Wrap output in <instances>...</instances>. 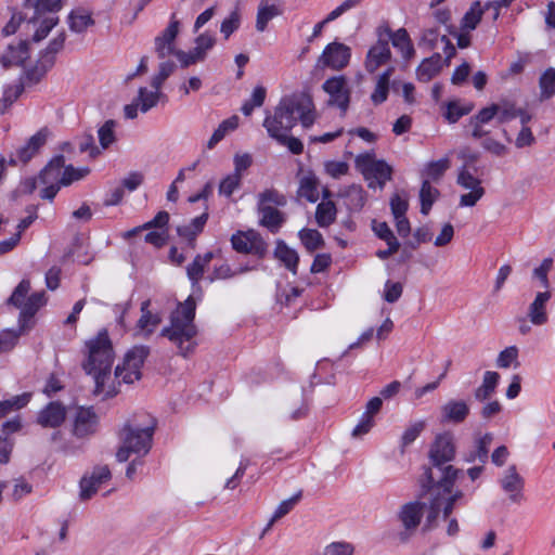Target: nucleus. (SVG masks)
<instances>
[{"label": "nucleus", "mask_w": 555, "mask_h": 555, "mask_svg": "<svg viewBox=\"0 0 555 555\" xmlns=\"http://www.w3.org/2000/svg\"><path fill=\"white\" fill-rule=\"evenodd\" d=\"M87 358L82 369L91 376L95 386L93 392L104 397H114L118 389L115 379L125 384H132L141 378V367L150 354L147 346H134L130 349L121 364L115 369V378L112 377V366L115 358L112 341L105 330L86 343ZM120 382H118L119 384Z\"/></svg>", "instance_id": "1"}, {"label": "nucleus", "mask_w": 555, "mask_h": 555, "mask_svg": "<svg viewBox=\"0 0 555 555\" xmlns=\"http://www.w3.org/2000/svg\"><path fill=\"white\" fill-rule=\"evenodd\" d=\"M455 448L453 438L449 434L437 436L430 449V460L435 466L425 468L421 483L427 488L430 499L426 515V526L434 527L442 517L447 519L453 511L454 503L463 496V492L452 491L460 470L452 465L444 464L454 459Z\"/></svg>", "instance_id": "2"}, {"label": "nucleus", "mask_w": 555, "mask_h": 555, "mask_svg": "<svg viewBox=\"0 0 555 555\" xmlns=\"http://www.w3.org/2000/svg\"><path fill=\"white\" fill-rule=\"evenodd\" d=\"M298 119L305 128L314 122L313 103L308 95L283 98L273 114L264 118L263 127L270 138L281 139L283 134L289 133Z\"/></svg>", "instance_id": "3"}, {"label": "nucleus", "mask_w": 555, "mask_h": 555, "mask_svg": "<svg viewBox=\"0 0 555 555\" xmlns=\"http://www.w3.org/2000/svg\"><path fill=\"white\" fill-rule=\"evenodd\" d=\"M195 308V300L189 297L171 312L170 325L160 331V336L175 344L183 357L193 352L196 346Z\"/></svg>", "instance_id": "4"}, {"label": "nucleus", "mask_w": 555, "mask_h": 555, "mask_svg": "<svg viewBox=\"0 0 555 555\" xmlns=\"http://www.w3.org/2000/svg\"><path fill=\"white\" fill-rule=\"evenodd\" d=\"M154 421L151 425L140 427L137 424H127L121 431V446L116 453L119 462H126L130 454L145 455L152 446Z\"/></svg>", "instance_id": "5"}, {"label": "nucleus", "mask_w": 555, "mask_h": 555, "mask_svg": "<svg viewBox=\"0 0 555 555\" xmlns=\"http://www.w3.org/2000/svg\"><path fill=\"white\" fill-rule=\"evenodd\" d=\"M26 4L35 10L31 17V23L36 27L33 40L39 42L59 23V17L55 14L62 8V0H26Z\"/></svg>", "instance_id": "6"}, {"label": "nucleus", "mask_w": 555, "mask_h": 555, "mask_svg": "<svg viewBox=\"0 0 555 555\" xmlns=\"http://www.w3.org/2000/svg\"><path fill=\"white\" fill-rule=\"evenodd\" d=\"M354 164L369 182L370 188L382 189L391 179V167L385 160L376 159L374 154H360L356 157Z\"/></svg>", "instance_id": "7"}, {"label": "nucleus", "mask_w": 555, "mask_h": 555, "mask_svg": "<svg viewBox=\"0 0 555 555\" xmlns=\"http://www.w3.org/2000/svg\"><path fill=\"white\" fill-rule=\"evenodd\" d=\"M217 39L214 35L205 31L194 39V48L190 51L178 50L175 56L181 67L186 68L191 65L202 63L206 60L208 52L216 46Z\"/></svg>", "instance_id": "8"}, {"label": "nucleus", "mask_w": 555, "mask_h": 555, "mask_svg": "<svg viewBox=\"0 0 555 555\" xmlns=\"http://www.w3.org/2000/svg\"><path fill=\"white\" fill-rule=\"evenodd\" d=\"M456 183L464 190H467V193H464L460 196V206L461 207H474L485 195L486 190L482 186V181L475 177L473 172H470L469 168L466 165H463L459 169Z\"/></svg>", "instance_id": "9"}, {"label": "nucleus", "mask_w": 555, "mask_h": 555, "mask_svg": "<svg viewBox=\"0 0 555 555\" xmlns=\"http://www.w3.org/2000/svg\"><path fill=\"white\" fill-rule=\"evenodd\" d=\"M351 57V50L340 42L328 43L318 60V66L330 67L335 70L346 67Z\"/></svg>", "instance_id": "10"}, {"label": "nucleus", "mask_w": 555, "mask_h": 555, "mask_svg": "<svg viewBox=\"0 0 555 555\" xmlns=\"http://www.w3.org/2000/svg\"><path fill=\"white\" fill-rule=\"evenodd\" d=\"M377 35V41L369 49L364 60V68L370 74H374L379 67L386 65L392 56L382 28H378Z\"/></svg>", "instance_id": "11"}, {"label": "nucleus", "mask_w": 555, "mask_h": 555, "mask_svg": "<svg viewBox=\"0 0 555 555\" xmlns=\"http://www.w3.org/2000/svg\"><path fill=\"white\" fill-rule=\"evenodd\" d=\"M231 243L238 253L254 254L263 257L267 253V244L255 231L238 232L232 235Z\"/></svg>", "instance_id": "12"}, {"label": "nucleus", "mask_w": 555, "mask_h": 555, "mask_svg": "<svg viewBox=\"0 0 555 555\" xmlns=\"http://www.w3.org/2000/svg\"><path fill=\"white\" fill-rule=\"evenodd\" d=\"M424 507L425 504L418 501L405 503L400 507L398 518L404 528V533H401L402 539L405 540L415 532L424 515Z\"/></svg>", "instance_id": "13"}, {"label": "nucleus", "mask_w": 555, "mask_h": 555, "mask_svg": "<svg viewBox=\"0 0 555 555\" xmlns=\"http://www.w3.org/2000/svg\"><path fill=\"white\" fill-rule=\"evenodd\" d=\"M98 422V415L91 408H78L74 416L73 435L77 438H85L94 434Z\"/></svg>", "instance_id": "14"}, {"label": "nucleus", "mask_w": 555, "mask_h": 555, "mask_svg": "<svg viewBox=\"0 0 555 555\" xmlns=\"http://www.w3.org/2000/svg\"><path fill=\"white\" fill-rule=\"evenodd\" d=\"M109 479L111 470L107 466L95 467L90 476H85L80 480V499L83 501L89 500Z\"/></svg>", "instance_id": "15"}, {"label": "nucleus", "mask_w": 555, "mask_h": 555, "mask_svg": "<svg viewBox=\"0 0 555 555\" xmlns=\"http://www.w3.org/2000/svg\"><path fill=\"white\" fill-rule=\"evenodd\" d=\"M151 300L146 299L141 304V317L134 327V335L140 338H149L162 323V315L153 313L149 308Z\"/></svg>", "instance_id": "16"}, {"label": "nucleus", "mask_w": 555, "mask_h": 555, "mask_svg": "<svg viewBox=\"0 0 555 555\" xmlns=\"http://www.w3.org/2000/svg\"><path fill=\"white\" fill-rule=\"evenodd\" d=\"M323 89L328 93L331 104L338 106L344 112L348 108L350 95L343 76L327 79L323 83Z\"/></svg>", "instance_id": "17"}, {"label": "nucleus", "mask_w": 555, "mask_h": 555, "mask_svg": "<svg viewBox=\"0 0 555 555\" xmlns=\"http://www.w3.org/2000/svg\"><path fill=\"white\" fill-rule=\"evenodd\" d=\"M180 23L172 15L168 26L165 30L155 38V51L159 59L173 54L177 50L173 49V42L179 34Z\"/></svg>", "instance_id": "18"}, {"label": "nucleus", "mask_w": 555, "mask_h": 555, "mask_svg": "<svg viewBox=\"0 0 555 555\" xmlns=\"http://www.w3.org/2000/svg\"><path fill=\"white\" fill-rule=\"evenodd\" d=\"M65 420L66 409L57 401L47 404L37 416V423L43 428H57Z\"/></svg>", "instance_id": "19"}, {"label": "nucleus", "mask_w": 555, "mask_h": 555, "mask_svg": "<svg viewBox=\"0 0 555 555\" xmlns=\"http://www.w3.org/2000/svg\"><path fill=\"white\" fill-rule=\"evenodd\" d=\"M50 131L48 128H41L38 132L29 138V140L16 151L18 160L23 164L28 163L39 150L46 144Z\"/></svg>", "instance_id": "20"}, {"label": "nucleus", "mask_w": 555, "mask_h": 555, "mask_svg": "<svg viewBox=\"0 0 555 555\" xmlns=\"http://www.w3.org/2000/svg\"><path fill=\"white\" fill-rule=\"evenodd\" d=\"M382 33L388 43L389 40H391L392 46L401 52L402 57L410 60L414 55L415 50L411 43L409 34L404 28H400L396 31H391L389 28H382Z\"/></svg>", "instance_id": "21"}, {"label": "nucleus", "mask_w": 555, "mask_h": 555, "mask_svg": "<svg viewBox=\"0 0 555 555\" xmlns=\"http://www.w3.org/2000/svg\"><path fill=\"white\" fill-rule=\"evenodd\" d=\"M501 486L505 492L508 493L513 502H519L521 499V491L524 488V479L517 473L516 467L509 466L501 479Z\"/></svg>", "instance_id": "22"}, {"label": "nucleus", "mask_w": 555, "mask_h": 555, "mask_svg": "<svg viewBox=\"0 0 555 555\" xmlns=\"http://www.w3.org/2000/svg\"><path fill=\"white\" fill-rule=\"evenodd\" d=\"M493 119V113L481 108L475 116L470 117L468 128L470 135L476 140H483L489 137L490 130L486 127Z\"/></svg>", "instance_id": "23"}, {"label": "nucleus", "mask_w": 555, "mask_h": 555, "mask_svg": "<svg viewBox=\"0 0 555 555\" xmlns=\"http://www.w3.org/2000/svg\"><path fill=\"white\" fill-rule=\"evenodd\" d=\"M550 298V292L538 293L534 300L530 304L528 317L533 325H543L547 322L545 306Z\"/></svg>", "instance_id": "24"}, {"label": "nucleus", "mask_w": 555, "mask_h": 555, "mask_svg": "<svg viewBox=\"0 0 555 555\" xmlns=\"http://www.w3.org/2000/svg\"><path fill=\"white\" fill-rule=\"evenodd\" d=\"M28 59V46L26 41L9 44L0 57L3 67L21 65Z\"/></svg>", "instance_id": "25"}, {"label": "nucleus", "mask_w": 555, "mask_h": 555, "mask_svg": "<svg viewBox=\"0 0 555 555\" xmlns=\"http://www.w3.org/2000/svg\"><path fill=\"white\" fill-rule=\"evenodd\" d=\"M469 413V406L463 400H450L441 406L443 422L462 423Z\"/></svg>", "instance_id": "26"}, {"label": "nucleus", "mask_w": 555, "mask_h": 555, "mask_svg": "<svg viewBox=\"0 0 555 555\" xmlns=\"http://www.w3.org/2000/svg\"><path fill=\"white\" fill-rule=\"evenodd\" d=\"M518 108L516 103L509 99H501L498 103L485 107L486 111L493 113V118L496 116L499 124H505L516 118Z\"/></svg>", "instance_id": "27"}, {"label": "nucleus", "mask_w": 555, "mask_h": 555, "mask_svg": "<svg viewBox=\"0 0 555 555\" xmlns=\"http://www.w3.org/2000/svg\"><path fill=\"white\" fill-rule=\"evenodd\" d=\"M65 159L63 156L54 157L39 175V180L42 184H59L64 171Z\"/></svg>", "instance_id": "28"}, {"label": "nucleus", "mask_w": 555, "mask_h": 555, "mask_svg": "<svg viewBox=\"0 0 555 555\" xmlns=\"http://www.w3.org/2000/svg\"><path fill=\"white\" fill-rule=\"evenodd\" d=\"M274 257L280 260L293 274L297 273V266L299 262L298 253L291 248L283 241H279L276 243Z\"/></svg>", "instance_id": "29"}, {"label": "nucleus", "mask_w": 555, "mask_h": 555, "mask_svg": "<svg viewBox=\"0 0 555 555\" xmlns=\"http://www.w3.org/2000/svg\"><path fill=\"white\" fill-rule=\"evenodd\" d=\"M318 184V179L312 172L304 173L299 180L298 196L315 203L319 199Z\"/></svg>", "instance_id": "30"}, {"label": "nucleus", "mask_w": 555, "mask_h": 555, "mask_svg": "<svg viewBox=\"0 0 555 555\" xmlns=\"http://www.w3.org/2000/svg\"><path fill=\"white\" fill-rule=\"evenodd\" d=\"M441 69V55L435 53L430 57L425 59L416 69V77L420 81L427 82L434 78Z\"/></svg>", "instance_id": "31"}, {"label": "nucleus", "mask_w": 555, "mask_h": 555, "mask_svg": "<svg viewBox=\"0 0 555 555\" xmlns=\"http://www.w3.org/2000/svg\"><path fill=\"white\" fill-rule=\"evenodd\" d=\"M258 210L261 214L260 224L268 228L272 233L278 232L284 222L283 214L273 206L258 207Z\"/></svg>", "instance_id": "32"}, {"label": "nucleus", "mask_w": 555, "mask_h": 555, "mask_svg": "<svg viewBox=\"0 0 555 555\" xmlns=\"http://www.w3.org/2000/svg\"><path fill=\"white\" fill-rule=\"evenodd\" d=\"M280 14L281 10L276 5L269 4L268 0H261L257 12L256 29L262 33L267 28L268 23Z\"/></svg>", "instance_id": "33"}, {"label": "nucleus", "mask_w": 555, "mask_h": 555, "mask_svg": "<svg viewBox=\"0 0 555 555\" xmlns=\"http://www.w3.org/2000/svg\"><path fill=\"white\" fill-rule=\"evenodd\" d=\"M207 219H208V214L204 212L201 216L192 219V221L190 223L179 225L177 228V232L181 237L193 243L195 241L196 235L203 231V228H204Z\"/></svg>", "instance_id": "34"}, {"label": "nucleus", "mask_w": 555, "mask_h": 555, "mask_svg": "<svg viewBox=\"0 0 555 555\" xmlns=\"http://www.w3.org/2000/svg\"><path fill=\"white\" fill-rule=\"evenodd\" d=\"M500 380L496 372L487 371L483 375L482 384L475 390V398L485 401L492 396Z\"/></svg>", "instance_id": "35"}, {"label": "nucleus", "mask_w": 555, "mask_h": 555, "mask_svg": "<svg viewBox=\"0 0 555 555\" xmlns=\"http://www.w3.org/2000/svg\"><path fill=\"white\" fill-rule=\"evenodd\" d=\"M162 96L163 93L158 89L149 90L145 87H141L134 100L137 101V104L140 105V111L142 113H147L157 105Z\"/></svg>", "instance_id": "36"}, {"label": "nucleus", "mask_w": 555, "mask_h": 555, "mask_svg": "<svg viewBox=\"0 0 555 555\" xmlns=\"http://www.w3.org/2000/svg\"><path fill=\"white\" fill-rule=\"evenodd\" d=\"M336 206L332 201L323 199L315 210V221L321 228L331 225L336 219Z\"/></svg>", "instance_id": "37"}, {"label": "nucleus", "mask_w": 555, "mask_h": 555, "mask_svg": "<svg viewBox=\"0 0 555 555\" xmlns=\"http://www.w3.org/2000/svg\"><path fill=\"white\" fill-rule=\"evenodd\" d=\"M212 257L214 254L211 251H208L204 255H197L194 258L193 262L188 266V276L194 284L202 279L205 268L209 264Z\"/></svg>", "instance_id": "38"}, {"label": "nucleus", "mask_w": 555, "mask_h": 555, "mask_svg": "<svg viewBox=\"0 0 555 555\" xmlns=\"http://www.w3.org/2000/svg\"><path fill=\"white\" fill-rule=\"evenodd\" d=\"M238 120L236 115L224 119L208 140L207 147L214 149L229 132L234 131L238 127Z\"/></svg>", "instance_id": "39"}, {"label": "nucleus", "mask_w": 555, "mask_h": 555, "mask_svg": "<svg viewBox=\"0 0 555 555\" xmlns=\"http://www.w3.org/2000/svg\"><path fill=\"white\" fill-rule=\"evenodd\" d=\"M46 304V295L43 292L34 293L27 297L20 314V321L25 322L31 319L35 313Z\"/></svg>", "instance_id": "40"}, {"label": "nucleus", "mask_w": 555, "mask_h": 555, "mask_svg": "<svg viewBox=\"0 0 555 555\" xmlns=\"http://www.w3.org/2000/svg\"><path fill=\"white\" fill-rule=\"evenodd\" d=\"M93 23L91 14L82 9L73 11L68 16L69 28L75 33L85 31Z\"/></svg>", "instance_id": "41"}, {"label": "nucleus", "mask_w": 555, "mask_h": 555, "mask_svg": "<svg viewBox=\"0 0 555 555\" xmlns=\"http://www.w3.org/2000/svg\"><path fill=\"white\" fill-rule=\"evenodd\" d=\"M492 440H493L492 434H486L482 437H480L476 442V450L470 452L466 456L465 461L468 463H472V462H475L478 460L479 462L485 464L488 460L489 447H490Z\"/></svg>", "instance_id": "42"}, {"label": "nucleus", "mask_w": 555, "mask_h": 555, "mask_svg": "<svg viewBox=\"0 0 555 555\" xmlns=\"http://www.w3.org/2000/svg\"><path fill=\"white\" fill-rule=\"evenodd\" d=\"M486 10L485 5L481 7L479 1H475L462 18V29L466 31L474 30L479 24Z\"/></svg>", "instance_id": "43"}, {"label": "nucleus", "mask_w": 555, "mask_h": 555, "mask_svg": "<svg viewBox=\"0 0 555 555\" xmlns=\"http://www.w3.org/2000/svg\"><path fill=\"white\" fill-rule=\"evenodd\" d=\"M438 195L439 191L431 186L428 180H425L420 191L421 212L423 215H428Z\"/></svg>", "instance_id": "44"}, {"label": "nucleus", "mask_w": 555, "mask_h": 555, "mask_svg": "<svg viewBox=\"0 0 555 555\" xmlns=\"http://www.w3.org/2000/svg\"><path fill=\"white\" fill-rule=\"evenodd\" d=\"M300 495H301L300 493H297V494L293 495L292 498L282 501L279 504V506L276 507L275 512L273 513L271 519L269 520L268 525L263 529L262 534L267 533L272 528L273 524L276 520H279L280 518H282L283 516L288 514L294 508V506L299 502Z\"/></svg>", "instance_id": "45"}, {"label": "nucleus", "mask_w": 555, "mask_h": 555, "mask_svg": "<svg viewBox=\"0 0 555 555\" xmlns=\"http://www.w3.org/2000/svg\"><path fill=\"white\" fill-rule=\"evenodd\" d=\"M298 235L301 243L309 251H313L324 245L323 236L318 230L302 229L299 231Z\"/></svg>", "instance_id": "46"}, {"label": "nucleus", "mask_w": 555, "mask_h": 555, "mask_svg": "<svg viewBox=\"0 0 555 555\" xmlns=\"http://www.w3.org/2000/svg\"><path fill=\"white\" fill-rule=\"evenodd\" d=\"M540 96L542 100H546L555 95V69L553 67L547 68L540 77Z\"/></svg>", "instance_id": "47"}, {"label": "nucleus", "mask_w": 555, "mask_h": 555, "mask_svg": "<svg viewBox=\"0 0 555 555\" xmlns=\"http://www.w3.org/2000/svg\"><path fill=\"white\" fill-rule=\"evenodd\" d=\"M266 95H267L266 88L263 86H257L253 90L250 99H248L242 105V108H241L242 113L245 116H249L256 107H260L263 104V102L266 100Z\"/></svg>", "instance_id": "48"}, {"label": "nucleus", "mask_w": 555, "mask_h": 555, "mask_svg": "<svg viewBox=\"0 0 555 555\" xmlns=\"http://www.w3.org/2000/svg\"><path fill=\"white\" fill-rule=\"evenodd\" d=\"M286 197L275 189H267L258 195V207L285 206Z\"/></svg>", "instance_id": "49"}, {"label": "nucleus", "mask_w": 555, "mask_h": 555, "mask_svg": "<svg viewBox=\"0 0 555 555\" xmlns=\"http://www.w3.org/2000/svg\"><path fill=\"white\" fill-rule=\"evenodd\" d=\"M30 399V393H22L13 397L12 399L0 401V418L5 416L12 411L24 408Z\"/></svg>", "instance_id": "50"}, {"label": "nucleus", "mask_w": 555, "mask_h": 555, "mask_svg": "<svg viewBox=\"0 0 555 555\" xmlns=\"http://www.w3.org/2000/svg\"><path fill=\"white\" fill-rule=\"evenodd\" d=\"M241 13L237 9L233 10L221 23L220 33L228 40L230 36L240 28Z\"/></svg>", "instance_id": "51"}, {"label": "nucleus", "mask_w": 555, "mask_h": 555, "mask_svg": "<svg viewBox=\"0 0 555 555\" xmlns=\"http://www.w3.org/2000/svg\"><path fill=\"white\" fill-rule=\"evenodd\" d=\"M397 83H398L397 81L391 82L392 89L397 88ZM389 88H390L389 82H386L384 80L376 78L375 88L371 94V101L373 102V104L379 105V104L384 103L388 98Z\"/></svg>", "instance_id": "52"}, {"label": "nucleus", "mask_w": 555, "mask_h": 555, "mask_svg": "<svg viewBox=\"0 0 555 555\" xmlns=\"http://www.w3.org/2000/svg\"><path fill=\"white\" fill-rule=\"evenodd\" d=\"M30 291V283L27 280H23L14 289L13 294L8 299V304L16 308L23 309L25 301L27 300V294Z\"/></svg>", "instance_id": "53"}, {"label": "nucleus", "mask_w": 555, "mask_h": 555, "mask_svg": "<svg viewBox=\"0 0 555 555\" xmlns=\"http://www.w3.org/2000/svg\"><path fill=\"white\" fill-rule=\"evenodd\" d=\"M64 42V33L59 34L55 38H53L41 55L42 62H47L49 66H52L54 62V54L63 49Z\"/></svg>", "instance_id": "54"}, {"label": "nucleus", "mask_w": 555, "mask_h": 555, "mask_svg": "<svg viewBox=\"0 0 555 555\" xmlns=\"http://www.w3.org/2000/svg\"><path fill=\"white\" fill-rule=\"evenodd\" d=\"M115 127L116 122L109 119L106 120L104 125L98 130L99 142L102 149L105 150L115 142Z\"/></svg>", "instance_id": "55"}, {"label": "nucleus", "mask_w": 555, "mask_h": 555, "mask_svg": "<svg viewBox=\"0 0 555 555\" xmlns=\"http://www.w3.org/2000/svg\"><path fill=\"white\" fill-rule=\"evenodd\" d=\"M348 207L351 210H360L365 204V193L362 188L352 185L346 192Z\"/></svg>", "instance_id": "56"}, {"label": "nucleus", "mask_w": 555, "mask_h": 555, "mask_svg": "<svg viewBox=\"0 0 555 555\" xmlns=\"http://www.w3.org/2000/svg\"><path fill=\"white\" fill-rule=\"evenodd\" d=\"M90 172V169L88 167H81V168H74L73 166H64V171L62 175V178L60 180V183L62 185H69L74 181H78L83 179L86 176H88Z\"/></svg>", "instance_id": "57"}, {"label": "nucleus", "mask_w": 555, "mask_h": 555, "mask_svg": "<svg viewBox=\"0 0 555 555\" xmlns=\"http://www.w3.org/2000/svg\"><path fill=\"white\" fill-rule=\"evenodd\" d=\"M518 359V348L516 346H509L502 350L496 359V365L501 369H507L512 364H515V366H518L519 363L517 361Z\"/></svg>", "instance_id": "58"}, {"label": "nucleus", "mask_w": 555, "mask_h": 555, "mask_svg": "<svg viewBox=\"0 0 555 555\" xmlns=\"http://www.w3.org/2000/svg\"><path fill=\"white\" fill-rule=\"evenodd\" d=\"M482 149L496 157H503L508 153V146L492 137H487L481 141Z\"/></svg>", "instance_id": "59"}, {"label": "nucleus", "mask_w": 555, "mask_h": 555, "mask_svg": "<svg viewBox=\"0 0 555 555\" xmlns=\"http://www.w3.org/2000/svg\"><path fill=\"white\" fill-rule=\"evenodd\" d=\"M425 428L424 421H417L405 428L401 437V447L404 449L409 444L415 441L420 434Z\"/></svg>", "instance_id": "60"}, {"label": "nucleus", "mask_w": 555, "mask_h": 555, "mask_svg": "<svg viewBox=\"0 0 555 555\" xmlns=\"http://www.w3.org/2000/svg\"><path fill=\"white\" fill-rule=\"evenodd\" d=\"M242 178L234 173L228 175L219 184V194L230 197L241 186Z\"/></svg>", "instance_id": "61"}, {"label": "nucleus", "mask_w": 555, "mask_h": 555, "mask_svg": "<svg viewBox=\"0 0 555 555\" xmlns=\"http://www.w3.org/2000/svg\"><path fill=\"white\" fill-rule=\"evenodd\" d=\"M175 67L172 62L160 63L158 73L152 78V88L160 90L164 81L173 73Z\"/></svg>", "instance_id": "62"}, {"label": "nucleus", "mask_w": 555, "mask_h": 555, "mask_svg": "<svg viewBox=\"0 0 555 555\" xmlns=\"http://www.w3.org/2000/svg\"><path fill=\"white\" fill-rule=\"evenodd\" d=\"M449 167L450 160L448 158H441L427 165L426 175L431 180L437 181L443 176Z\"/></svg>", "instance_id": "63"}, {"label": "nucleus", "mask_w": 555, "mask_h": 555, "mask_svg": "<svg viewBox=\"0 0 555 555\" xmlns=\"http://www.w3.org/2000/svg\"><path fill=\"white\" fill-rule=\"evenodd\" d=\"M49 67L50 66L48 65V63L42 62V59H41L39 67L37 66V67L26 72L25 77L22 82V87L23 86H31V85L39 82L41 80V78L44 76V74L47 73Z\"/></svg>", "instance_id": "64"}]
</instances>
